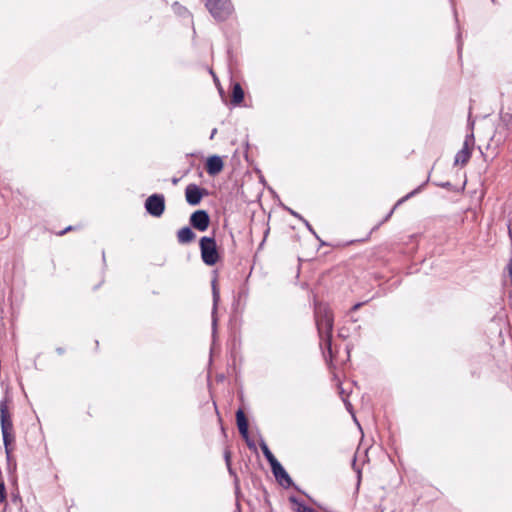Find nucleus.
Instances as JSON below:
<instances>
[{
    "label": "nucleus",
    "instance_id": "nucleus-1",
    "mask_svg": "<svg viewBox=\"0 0 512 512\" xmlns=\"http://www.w3.org/2000/svg\"><path fill=\"white\" fill-rule=\"evenodd\" d=\"M314 318L320 339V347H326L331 353V338L334 326V315L330 307L321 302L314 303Z\"/></svg>",
    "mask_w": 512,
    "mask_h": 512
},
{
    "label": "nucleus",
    "instance_id": "nucleus-2",
    "mask_svg": "<svg viewBox=\"0 0 512 512\" xmlns=\"http://www.w3.org/2000/svg\"><path fill=\"white\" fill-rule=\"evenodd\" d=\"M0 420H1V432L3 437V443L7 456L10 454L9 445L13 441L12 430L13 424L11 415L8 410V398L5 397L0 401Z\"/></svg>",
    "mask_w": 512,
    "mask_h": 512
},
{
    "label": "nucleus",
    "instance_id": "nucleus-3",
    "mask_svg": "<svg viewBox=\"0 0 512 512\" xmlns=\"http://www.w3.org/2000/svg\"><path fill=\"white\" fill-rule=\"evenodd\" d=\"M205 7L216 21L227 20L234 12L231 0H203Z\"/></svg>",
    "mask_w": 512,
    "mask_h": 512
},
{
    "label": "nucleus",
    "instance_id": "nucleus-4",
    "mask_svg": "<svg viewBox=\"0 0 512 512\" xmlns=\"http://www.w3.org/2000/svg\"><path fill=\"white\" fill-rule=\"evenodd\" d=\"M146 211L153 217H160L165 211V197L163 194H152L145 201Z\"/></svg>",
    "mask_w": 512,
    "mask_h": 512
},
{
    "label": "nucleus",
    "instance_id": "nucleus-5",
    "mask_svg": "<svg viewBox=\"0 0 512 512\" xmlns=\"http://www.w3.org/2000/svg\"><path fill=\"white\" fill-rule=\"evenodd\" d=\"M474 146L473 136H467L462 148L454 157V165L464 166L469 161Z\"/></svg>",
    "mask_w": 512,
    "mask_h": 512
},
{
    "label": "nucleus",
    "instance_id": "nucleus-6",
    "mask_svg": "<svg viewBox=\"0 0 512 512\" xmlns=\"http://www.w3.org/2000/svg\"><path fill=\"white\" fill-rule=\"evenodd\" d=\"M214 277L211 281V287H212V299H213V305H212V330L213 333L216 332L217 328V308L220 301V291L217 284V270H214Z\"/></svg>",
    "mask_w": 512,
    "mask_h": 512
},
{
    "label": "nucleus",
    "instance_id": "nucleus-7",
    "mask_svg": "<svg viewBox=\"0 0 512 512\" xmlns=\"http://www.w3.org/2000/svg\"><path fill=\"white\" fill-rule=\"evenodd\" d=\"M210 224V217L205 210H197L190 216V225L200 232L207 230Z\"/></svg>",
    "mask_w": 512,
    "mask_h": 512
},
{
    "label": "nucleus",
    "instance_id": "nucleus-8",
    "mask_svg": "<svg viewBox=\"0 0 512 512\" xmlns=\"http://www.w3.org/2000/svg\"><path fill=\"white\" fill-rule=\"evenodd\" d=\"M207 194L204 188H200L196 184H189L185 189V198L188 204L192 206L198 205L203 196Z\"/></svg>",
    "mask_w": 512,
    "mask_h": 512
},
{
    "label": "nucleus",
    "instance_id": "nucleus-9",
    "mask_svg": "<svg viewBox=\"0 0 512 512\" xmlns=\"http://www.w3.org/2000/svg\"><path fill=\"white\" fill-rule=\"evenodd\" d=\"M271 469L275 479L281 486L288 488L293 484L291 477L286 472V470L284 469L280 462L273 464Z\"/></svg>",
    "mask_w": 512,
    "mask_h": 512
},
{
    "label": "nucleus",
    "instance_id": "nucleus-10",
    "mask_svg": "<svg viewBox=\"0 0 512 512\" xmlns=\"http://www.w3.org/2000/svg\"><path fill=\"white\" fill-rule=\"evenodd\" d=\"M236 422L241 436L246 440L247 445L252 447L253 443L250 441L248 433V421L241 409L236 412Z\"/></svg>",
    "mask_w": 512,
    "mask_h": 512
},
{
    "label": "nucleus",
    "instance_id": "nucleus-11",
    "mask_svg": "<svg viewBox=\"0 0 512 512\" xmlns=\"http://www.w3.org/2000/svg\"><path fill=\"white\" fill-rule=\"evenodd\" d=\"M201 256H218L214 238L202 237L200 240Z\"/></svg>",
    "mask_w": 512,
    "mask_h": 512
},
{
    "label": "nucleus",
    "instance_id": "nucleus-12",
    "mask_svg": "<svg viewBox=\"0 0 512 512\" xmlns=\"http://www.w3.org/2000/svg\"><path fill=\"white\" fill-rule=\"evenodd\" d=\"M223 160L220 156L214 155L208 158L206 162V171L209 175L214 176L223 170Z\"/></svg>",
    "mask_w": 512,
    "mask_h": 512
},
{
    "label": "nucleus",
    "instance_id": "nucleus-13",
    "mask_svg": "<svg viewBox=\"0 0 512 512\" xmlns=\"http://www.w3.org/2000/svg\"><path fill=\"white\" fill-rule=\"evenodd\" d=\"M196 235L190 227H183L177 232V240L180 244H187L195 239Z\"/></svg>",
    "mask_w": 512,
    "mask_h": 512
},
{
    "label": "nucleus",
    "instance_id": "nucleus-14",
    "mask_svg": "<svg viewBox=\"0 0 512 512\" xmlns=\"http://www.w3.org/2000/svg\"><path fill=\"white\" fill-rule=\"evenodd\" d=\"M244 99V91L237 82L232 85L231 103L235 106L240 105Z\"/></svg>",
    "mask_w": 512,
    "mask_h": 512
},
{
    "label": "nucleus",
    "instance_id": "nucleus-15",
    "mask_svg": "<svg viewBox=\"0 0 512 512\" xmlns=\"http://www.w3.org/2000/svg\"><path fill=\"white\" fill-rule=\"evenodd\" d=\"M260 448L263 452V455L264 457L266 458V460L269 462L270 466L272 467L273 464H276L277 462H279L275 456L273 455V453L270 451L269 447L267 446V444L265 443L264 440L261 441L260 443Z\"/></svg>",
    "mask_w": 512,
    "mask_h": 512
},
{
    "label": "nucleus",
    "instance_id": "nucleus-16",
    "mask_svg": "<svg viewBox=\"0 0 512 512\" xmlns=\"http://www.w3.org/2000/svg\"><path fill=\"white\" fill-rule=\"evenodd\" d=\"M417 189L408 193L406 196H404L403 198L399 199L397 201V203L394 205V207L392 208V210L388 213V215L385 217V219L383 220L384 222L387 221L391 215L393 214L394 210L399 206L401 205L404 201H406L407 199H409L411 196L415 195L417 193Z\"/></svg>",
    "mask_w": 512,
    "mask_h": 512
},
{
    "label": "nucleus",
    "instance_id": "nucleus-17",
    "mask_svg": "<svg viewBox=\"0 0 512 512\" xmlns=\"http://www.w3.org/2000/svg\"><path fill=\"white\" fill-rule=\"evenodd\" d=\"M289 501H290L291 503H293L294 505H296V509H295V511H296V512H300V511H301V509H300V508H301V506H302V507H306V506L304 505V503H303L301 500H299L297 497H295V496H291V497L289 498Z\"/></svg>",
    "mask_w": 512,
    "mask_h": 512
},
{
    "label": "nucleus",
    "instance_id": "nucleus-18",
    "mask_svg": "<svg viewBox=\"0 0 512 512\" xmlns=\"http://www.w3.org/2000/svg\"><path fill=\"white\" fill-rule=\"evenodd\" d=\"M175 11L179 14V15H183V14H189V12L187 11V9L181 5H179L177 2L174 3L173 5Z\"/></svg>",
    "mask_w": 512,
    "mask_h": 512
},
{
    "label": "nucleus",
    "instance_id": "nucleus-19",
    "mask_svg": "<svg viewBox=\"0 0 512 512\" xmlns=\"http://www.w3.org/2000/svg\"><path fill=\"white\" fill-rule=\"evenodd\" d=\"M224 458H225V462H226V465L228 467V470L230 473H232V469H231V464H230V459H231V453L229 450H225L224 452Z\"/></svg>",
    "mask_w": 512,
    "mask_h": 512
},
{
    "label": "nucleus",
    "instance_id": "nucleus-20",
    "mask_svg": "<svg viewBox=\"0 0 512 512\" xmlns=\"http://www.w3.org/2000/svg\"><path fill=\"white\" fill-rule=\"evenodd\" d=\"M220 258H202L203 262L208 266H214Z\"/></svg>",
    "mask_w": 512,
    "mask_h": 512
},
{
    "label": "nucleus",
    "instance_id": "nucleus-21",
    "mask_svg": "<svg viewBox=\"0 0 512 512\" xmlns=\"http://www.w3.org/2000/svg\"><path fill=\"white\" fill-rule=\"evenodd\" d=\"M343 402L345 404V407L346 409L352 414L354 420L357 422L356 418H355V415L353 413V407H352V404L346 399V398H343Z\"/></svg>",
    "mask_w": 512,
    "mask_h": 512
},
{
    "label": "nucleus",
    "instance_id": "nucleus-22",
    "mask_svg": "<svg viewBox=\"0 0 512 512\" xmlns=\"http://www.w3.org/2000/svg\"><path fill=\"white\" fill-rule=\"evenodd\" d=\"M76 229H77V227H76V226H68V227H66L65 229H63V230H61V231L57 232V235H59V236H63V235H64V234H66L67 232H69V231H74V230H76Z\"/></svg>",
    "mask_w": 512,
    "mask_h": 512
},
{
    "label": "nucleus",
    "instance_id": "nucleus-23",
    "mask_svg": "<svg viewBox=\"0 0 512 512\" xmlns=\"http://www.w3.org/2000/svg\"><path fill=\"white\" fill-rule=\"evenodd\" d=\"M5 499H6L5 485H4V483H0V503L3 502Z\"/></svg>",
    "mask_w": 512,
    "mask_h": 512
},
{
    "label": "nucleus",
    "instance_id": "nucleus-24",
    "mask_svg": "<svg viewBox=\"0 0 512 512\" xmlns=\"http://www.w3.org/2000/svg\"><path fill=\"white\" fill-rule=\"evenodd\" d=\"M492 141H495L497 144L501 143L503 141V138L501 137H498V132H496L492 138H491Z\"/></svg>",
    "mask_w": 512,
    "mask_h": 512
},
{
    "label": "nucleus",
    "instance_id": "nucleus-25",
    "mask_svg": "<svg viewBox=\"0 0 512 512\" xmlns=\"http://www.w3.org/2000/svg\"><path fill=\"white\" fill-rule=\"evenodd\" d=\"M365 302H358L355 305L352 306L351 312L357 311L360 307L364 305Z\"/></svg>",
    "mask_w": 512,
    "mask_h": 512
},
{
    "label": "nucleus",
    "instance_id": "nucleus-26",
    "mask_svg": "<svg viewBox=\"0 0 512 512\" xmlns=\"http://www.w3.org/2000/svg\"><path fill=\"white\" fill-rule=\"evenodd\" d=\"M301 511L300 512H316L314 509L310 508V507H302L301 506Z\"/></svg>",
    "mask_w": 512,
    "mask_h": 512
},
{
    "label": "nucleus",
    "instance_id": "nucleus-27",
    "mask_svg": "<svg viewBox=\"0 0 512 512\" xmlns=\"http://www.w3.org/2000/svg\"><path fill=\"white\" fill-rule=\"evenodd\" d=\"M460 38H461V33L458 32V34H457V42H458V51L459 52L461 51V47H462V44L460 42Z\"/></svg>",
    "mask_w": 512,
    "mask_h": 512
},
{
    "label": "nucleus",
    "instance_id": "nucleus-28",
    "mask_svg": "<svg viewBox=\"0 0 512 512\" xmlns=\"http://www.w3.org/2000/svg\"><path fill=\"white\" fill-rule=\"evenodd\" d=\"M178 181H179V179H178V178H173V179H172V183H173L174 185H176V184L178 183Z\"/></svg>",
    "mask_w": 512,
    "mask_h": 512
},
{
    "label": "nucleus",
    "instance_id": "nucleus-29",
    "mask_svg": "<svg viewBox=\"0 0 512 512\" xmlns=\"http://www.w3.org/2000/svg\"><path fill=\"white\" fill-rule=\"evenodd\" d=\"M438 185L441 186V187H447L448 183L444 182V183H439Z\"/></svg>",
    "mask_w": 512,
    "mask_h": 512
},
{
    "label": "nucleus",
    "instance_id": "nucleus-30",
    "mask_svg": "<svg viewBox=\"0 0 512 512\" xmlns=\"http://www.w3.org/2000/svg\"><path fill=\"white\" fill-rule=\"evenodd\" d=\"M216 131H217L216 129H213L212 134H211V138H213V136L216 133Z\"/></svg>",
    "mask_w": 512,
    "mask_h": 512
},
{
    "label": "nucleus",
    "instance_id": "nucleus-31",
    "mask_svg": "<svg viewBox=\"0 0 512 512\" xmlns=\"http://www.w3.org/2000/svg\"><path fill=\"white\" fill-rule=\"evenodd\" d=\"M57 352H58L59 354H62V353H63V350H62L61 348H58V349H57Z\"/></svg>",
    "mask_w": 512,
    "mask_h": 512
},
{
    "label": "nucleus",
    "instance_id": "nucleus-32",
    "mask_svg": "<svg viewBox=\"0 0 512 512\" xmlns=\"http://www.w3.org/2000/svg\"><path fill=\"white\" fill-rule=\"evenodd\" d=\"M300 260H301V257H298V262H300ZM299 264H300V263H298V265H299ZM298 275H299V270L297 271V276H298Z\"/></svg>",
    "mask_w": 512,
    "mask_h": 512
}]
</instances>
